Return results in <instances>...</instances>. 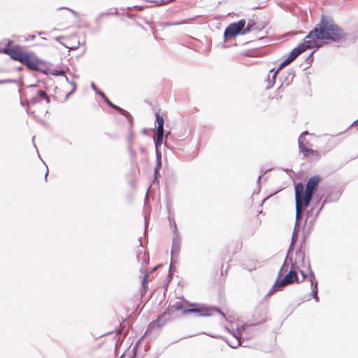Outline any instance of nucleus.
Here are the masks:
<instances>
[{
    "mask_svg": "<svg viewBox=\"0 0 358 358\" xmlns=\"http://www.w3.org/2000/svg\"><path fill=\"white\" fill-rule=\"evenodd\" d=\"M12 50L11 48H4L2 52L5 54H7L10 56L11 52H12Z\"/></svg>",
    "mask_w": 358,
    "mask_h": 358,
    "instance_id": "obj_30",
    "label": "nucleus"
},
{
    "mask_svg": "<svg viewBox=\"0 0 358 358\" xmlns=\"http://www.w3.org/2000/svg\"><path fill=\"white\" fill-rule=\"evenodd\" d=\"M163 136H164V130H157V138L155 140L156 150H157L159 146H160L161 144L162 143Z\"/></svg>",
    "mask_w": 358,
    "mask_h": 358,
    "instance_id": "obj_18",
    "label": "nucleus"
},
{
    "mask_svg": "<svg viewBox=\"0 0 358 358\" xmlns=\"http://www.w3.org/2000/svg\"><path fill=\"white\" fill-rule=\"evenodd\" d=\"M69 10H70L71 13H73L76 14V13H75L73 10H71V9H69Z\"/></svg>",
    "mask_w": 358,
    "mask_h": 358,
    "instance_id": "obj_38",
    "label": "nucleus"
},
{
    "mask_svg": "<svg viewBox=\"0 0 358 358\" xmlns=\"http://www.w3.org/2000/svg\"><path fill=\"white\" fill-rule=\"evenodd\" d=\"M180 250V239L178 236H173L172 250H171V255L173 256V255L178 254Z\"/></svg>",
    "mask_w": 358,
    "mask_h": 358,
    "instance_id": "obj_15",
    "label": "nucleus"
},
{
    "mask_svg": "<svg viewBox=\"0 0 358 358\" xmlns=\"http://www.w3.org/2000/svg\"><path fill=\"white\" fill-rule=\"evenodd\" d=\"M248 326L244 324V325H242L241 327H238L236 331H234L231 334L233 336V341H229L228 342V344L230 347H231L232 348H236L237 347H238L239 345H241V335H242V333L245 330V329L248 327Z\"/></svg>",
    "mask_w": 358,
    "mask_h": 358,
    "instance_id": "obj_8",
    "label": "nucleus"
},
{
    "mask_svg": "<svg viewBox=\"0 0 358 358\" xmlns=\"http://www.w3.org/2000/svg\"><path fill=\"white\" fill-rule=\"evenodd\" d=\"M303 206H304L303 202L296 203V220H299L300 218Z\"/></svg>",
    "mask_w": 358,
    "mask_h": 358,
    "instance_id": "obj_21",
    "label": "nucleus"
},
{
    "mask_svg": "<svg viewBox=\"0 0 358 358\" xmlns=\"http://www.w3.org/2000/svg\"><path fill=\"white\" fill-rule=\"evenodd\" d=\"M214 310L218 312L222 315L223 317L225 318L224 314L221 311V310L218 308L215 307H209V308H187V310H184L183 315H187L189 313H197L200 316H208L210 315V311Z\"/></svg>",
    "mask_w": 358,
    "mask_h": 358,
    "instance_id": "obj_7",
    "label": "nucleus"
},
{
    "mask_svg": "<svg viewBox=\"0 0 358 358\" xmlns=\"http://www.w3.org/2000/svg\"><path fill=\"white\" fill-rule=\"evenodd\" d=\"M315 48V41H310L309 38H304L303 42L302 43L299 44L296 48H294L289 54V57L291 60H294L299 55L306 51L308 49H313Z\"/></svg>",
    "mask_w": 358,
    "mask_h": 358,
    "instance_id": "obj_5",
    "label": "nucleus"
},
{
    "mask_svg": "<svg viewBox=\"0 0 358 358\" xmlns=\"http://www.w3.org/2000/svg\"><path fill=\"white\" fill-rule=\"evenodd\" d=\"M59 38H60V37H57V38H56V40H57V41H59Z\"/></svg>",
    "mask_w": 358,
    "mask_h": 358,
    "instance_id": "obj_39",
    "label": "nucleus"
},
{
    "mask_svg": "<svg viewBox=\"0 0 358 358\" xmlns=\"http://www.w3.org/2000/svg\"><path fill=\"white\" fill-rule=\"evenodd\" d=\"M255 25V22L252 20L250 21H248L247 25L244 27V28L243 29V31H242V34H245L248 32H250L252 29V27Z\"/></svg>",
    "mask_w": 358,
    "mask_h": 358,
    "instance_id": "obj_22",
    "label": "nucleus"
},
{
    "mask_svg": "<svg viewBox=\"0 0 358 358\" xmlns=\"http://www.w3.org/2000/svg\"><path fill=\"white\" fill-rule=\"evenodd\" d=\"M343 32L334 21L329 17L322 15L320 22L309 32L306 38L315 41V48L319 47L318 41L331 40L338 41L343 37Z\"/></svg>",
    "mask_w": 358,
    "mask_h": 358,
    "instance_id": "obj_1",
    "label": "nucleus"
},
{
    "mask_svg": "<svg viewBox=\"0 0 358 358\" xmlns=\"http://www.w3.org/2000/svg\"><path fill=\"white\" fill-rule=\"evenodd\" d=\"M50 73L53 76H62L65 73V71L64 70L54 69L51 70Z\"/></svg>",
    "mask_w": 358,
    "mask_h": 358,
    "instance_id": "obj_23",
    "label": "nucleus"
},
{
    "mask_svg": "<svg viewBox=\"0 0 358 358\" xmlns=\"http://www.w3.org/2000/svg\"><path fill=\"white\" fill-rule=\"evenodd\" d=\"M161 167H162V162L159 161V160H157L156 161V167L155 169V178H157V173H158L159 170L161 169Z\"/></svg>",
    "mask_w": 358,
    "mask_h": 358,
    "instance_id": "obj_27",
    "label": "nucleus"
},
{
    "mask_svg": "<svg viewBox=\"0 0 358 358\" xmlns=\"http://www.w3.org/2000/svg\"><path fill=\"white\" fill-rule=\"evenodd\" d=\"M287 266H286V262H285L279 272V275H281V273L282 272L283 270L287 271Z\"/></svg>",
    "mask_w": 358,
    "mask_h": 358,
    "instance_id": "obj_32",
    "label": "nucleus"
},
{
    "mask_svg": "<svg viewBox=\"0 0 358 358\" xmlns=\"http://www.w3.org/2000/svg\"><path fill=\"white\" fill-rule=\"evenodd\" d=\"M297 271L293 269V268H290L289 273L284 277V278L280 281L276 280L272 289L270 290L269 294H271L275 287L280 289L285 287L287 285L292 284L294 282H299L298 276L296 274Z\"/></svg>",
    "mask_w": 358,
    "mask_h": 358,
    "instance_id": "obj_4",
    "label": "nucleus"
},
{
    "mask_svg": "<svg viewBox=\"0 0 358 358\" xmlns=\"http://www.w3.org/2000/svg\"><path fill=\"white\" fill-rule=\"evenodd\" d=\"M31 38L32 40H34V39L35 38V36H34V35H33V36H31Z\"/></svg>",
    "mask_w": 358,
    "mask_h": 358,
    "instance_id": "obj_36",
    "label": "nucleus"
},
{
    "mask_svg": "<svg viewBox=\"0 0 358 358\" xmlns=\"http://www.w3.org/2000/svg\"><path fill=\"white\" fill-rule=\"evenodd\" d=\"M293 60H291L290 57L288 56L287 58L286 59H285L280 65L279 68H278V71L283 66L289 64V63H291Z\"/></svg>",
    "mask_w": 358,
    "mask_h": 358,
    "instance_id": "obj_25",
    "label": "nucleus"
},
{
    "mask_svg": "<svg viewBox=\"0 0 358 358\" xmlns=\"http://www.w3.org/2000/svg\"><path fill=\"white\" fill-rule=\"evenodd\" d=\"M99 94L103 97V99L107 102V103L110 106H113V104L109 101V99L106 96V95L103 92H99Z\"/></svg>",
    "mask_w": 358,
    "mask_h": 358,
    "instance_id": "obj_29",
    "label": "nucleus"
},
{
    "mask_svg": "<svg viewBox=\"0 0 358 358\" xmlns=\"http://www.w3.org/2000/svg\"><path fill=\"white\" fill-rule=\"evenodd\" d=\"M31 87L34 88L33 96L27 101L28 104L38 103L41 99H45L47 103L50 102V99L45 91L37 90L34 85H31Z\"/></svg>",
    "mask_w": 358,
    "mask_h": 358,
    "instance_id": "obj_9",
    "label": "nucleus"
},
{
    "mask_svg": "<svg viewBox=\"0 0 358 358\" xmlns=\"http://www.w3.org/2000/svg\"><path fill=\"white\" fill-rule=\"evenodd\" d=\"M357 121H358V120Z\"/></svg>",
    "mask_w": 358,
    "mask_h": 358,
    "instance_id": "obj_41",
    "label": "nucleus"
},
{
    "mask_svg": "<svg viewBox=\"0 0 358 358\" xmlns=\"http://www.w3.org/2000/svg\"><path fill=\"white\" fill-rule=\"evenodd\" d=\"M169 317V315L166 313H163L161 315L158 316V317L152 321L148 327V331H152L155 329H160L162 328L166 322L168 321Z\"/></svg>",
    "mask_w": 358,
    "mask_h": 358,
    "instance_id": "obj_11",
    "label": "nucleus"
},
{
    "mask_svg": "<svg viewBox=\"0 0 358 358\" xmlns=\"http://www.w3.org/2000/svg\"><path fill=\"white\" fill-rule=\"evenodd\" d=\"M319 181L320 178L318 176H313L308 180L303 199L304 206H307L309 204L312 199L314 189L317 186Z\"/></svg>",
    "mask_w": 358,
    "mask_h": 358,
    "instance_id": "obj_6",
    "label": "nucleus"
},
{
    "mask_svg": "<svg viewBox=\"0 0 358 358\" xmlns=\"http://www.w3.org/2000/svg\"><path fill=\"white\" fill-rule=\"evenodd\" d=\"M21 63L25 64L28 68L32 70H36L38 67V63L36 59L26 53L24 55Z\"/></svg>",
    "mask_w": 358,
    "mask_h": 358,
    "instance_id": "obj_12",
    "label": "nucleus"
},
{
    "mask_svg": "<svg viewBox=\"0 0 358 358\" xmlns=\"http://www.w3.org/2000/svg\"><path fill=\"white\" fill-rule=\"evenodd\" d=\"M261 178H262V176H259L258 177V180H259V181L261 180Z\"/></svg>",
    "mask_w": 358,
    "mask_h": 358,
    "instance_id": "obj_37",
    "label": "nucleus"
},
{
    "mask_svg": "<svg viewBox=\"0 0 358 358\" xmlns=\"http://www.w3.org/2000/svg\"><path fill=\"white\" fill-rule=\"evenodd\" d=\"M48 173V170H47V171H46V173H45V178H47Z\"/></svg>",
    "mask_w": 358,
    "mask_h": 358,
    "instance_id": "obj_35",
    "label": "nucleus"
},
{
    "mask_svg": "<svg viewBox=\"0 0 358 358\" xmlns=\"http://www.w3.org/2000/svg\"><path fill=\"white\" fill-rule=\"evenodd\" d=\"M171 310H182L183 312L184 310H187V308H185V306L183 302H182V301H177L176 303H175L171 306Z\"/></svg>",
    "mask_w": 358,
    "mask_h": 358,
    "instance_id": "obj_20",
    "label": "nucleus"
},
{
    "mask_svg": "<svg viewBox=\"0 0 358 358\" xmlns=\"http://www.w3.org/2000/svg\"><path fill=\"white\" fill-rule=\"evenodd\" d=\"M157 160L161 161V153L158 149L156 150V161Z\"/></svg>",
    "mask_w": 358,
    "mask_h": 358,
    "instance_id": "obj_31",
    "label": "nucleus"
},
{
    "mask_svg": "<svg viewBox=\"0 0 358 358\" xmlns=\"http://www.w3.org/2000/svg\"><path fill=\"white\" fill-rule=\"evenodd\" d=\"M278 73V69H277L276 71H275L274 69H271L270 71L269 74L268 75V77L266 79L267 85H266V87L267 89L271 88L274 85Z\"/></svg>",
    "mask_w": 358,
    "mask_h": 358,
    "instance_id": "obj_14",
    "label": "nucleus"
},
{
    "mask_svg": "<svg viewBox=\"0 0 358 358\" xmlns=\"http://www.w3.org/2000/svg\"><path fill=\"white\" fill-rule=\"evenodd\" d=\"M71 84L73 85V90L72 91H74L76 90V85L74 82H71Z\"/></svg>",
    "mask_w": 358,
    "mask_h": 358,
    "instance_id": "obj_34",
    "label": "nucleus"
},
{
    "mask_svg": "<svg viewBox=\"0 0 358 358\" xmlns=\"http://www.w3.org/2000/svg\"><path fill=\"white\" fill-rule=\"evenodd\" d=\"M245 25V20H241L237 22L230 24L225 29L224 38L225 41L234 38L239 34H242L243 29Z\"/></svg>",
    "mask_w": 358,
    "mask_h": 358,
    "instance_id": "obj_3",
    "label": "nucleus"
},
{
    "mask_svg": "<svg viewBox=\"0 0 358 358\" xmlns=\"http://www.w3.org/2000/svg\"><path fill=\"white\" fill-rule=\"evenodd\" d=\"M148 281H149V280H148V273H145L144 276H143V282H142V284H143L144 289H145L147 288Z\"/></svg>",
    "mask_w": 358,
    "mask_h": 358,
    "instance_id": "obj_26",
    "label": "nucleus"
},
{
    "mask_svg": "<svg viewBox=\"0 0 358 358\" xmlns=\"http://www.w3.org/2000/svg\"><path fill=\"white\" fill-rule=\"evenodd\" d=\"M133 358H134V357H133Z\"/></svg>",
    "mask_w": 358,
    "mask_h": 358,
    "instance_id": "obj_42",
    "label": "nucleus"
},
{
    "mask_svg": "<svg viewBox=\"0 0 358 358\" xmlns=\"http://www.w3.org/2000/svg\"><path fill=\"white\" fill-rule=\"evenodd\" d=\"M91 86H92V89H93L96 92V93H98V94H99V92H100L98 90V89L96 88V85H94V83H92V85H91Z\"/></svg>",
    "mask_w": 358,
    "mask_h": 358,
    "instance_id": "obj_33",
    "label": "nucleus"
},
{
    "mask_svg": "<svg viewBox=\"0 0 358 358\" xmlns=\"http://www.w3.org/2000/svg\"><path fill=\"white\" fill-rule=\"evenodd\" d=\"M10 43H11V41H8V45H10Z\"/></svg>",
    "mask_w": 358,
    "mask_h": 358,
    "instance_id": "obj_40",
    "label": "nucleus"
},
{
    "mask_svg": "<svg viewBox=\"0 0 358 358\" xmlns=\"http://www.w3.org/2000/svg\"><path fill=\"white\" fill-rule=\"evenodd\" d=\"M293 269L299 271L303 277V280L310 275V278H315V275L310 270V265L308 261L305 259V254L301 250L296 252L294 261L291 259Z\"/></svg>",
    "mask_w": 358,
    "mask_h": 358,
    "instance_id": "obj_2",
    "label": "nucleus"
},
{
    "mask_svg": "<svg viewBox=\"0 0 358 358\" xmlns=\"http://www.w3.org/2000/svg\"><path fill=\"white\" fill-rule=\"evenodd\" d=\"M304 195H305V194H303V185L301 183H298L295 186L296 203L303 202Z\"/></svg>",
    "mask_w": 358,
    "mask_h": 358,
    "instance_id": "obj_13",
    "label": "nucleus"
},
{
    "mask_svg": "<svg viewBox=\"0 0 358 358\" xmlns=\"http://www.w3.org/2000/svg\"><path fill=\"white\" fill-rule=\"evenodd\" d=\"M24 55V52L13 49L10 57L11 59L21 62Z\"/></svg>",
    "mask_w": 358,
    "mask_h": 358,
    "instance_id": "obj_17",
    "label": "nucleus"
},
{
    "mask_svg": "<svg viewBox=\"0 0 358 358\" xmlns=\"http://www.w3.org/2000/svg\"><path fill=\"white\" fill-rule=\"evenodd\" d=\"M156 121L157 122V130H164V118L159 113H157L155 114Z\"/></svg>",
    "mask_w": 358,
    "mask_h": 358,
    "instance_id": "obj_19",
    "label": "nucleus"
},
{
    "mask_svg": "<svg viewBox=\"0 0 358 358\" xmlns=\"http://www.w3.org/2000/svg\"><path fill=\"white\" fill-rule=\"evenodd\" d=\"M308 134V131H304L301 134L300 137L299 138V148L300 150L303 152L305 156H308L309 155H317V152L310 148H308L306 146L307 143L305 139V136Z\"/></svg>",
    "mask_w": 358,
    "mask_h": 358,
    "instance_id": "obj_10",
    "label": "nucleus"
},
{
    "mask_svg": "<svg viewBox=\"0 0 358 358\" xmlns=\"http://www.w3.org/2000/svg\"><path fill=\"white\" fill-rule=\"evenodd\" d=\"M293 60H291L290 57L288 56L287 58L286 59H285L280 65L279 68H278V71L283 66L289 64V63H291Z\"/></svg>",
    "mask_w": 358,
    "mask_h": 358,
    "instance_id": "obj_24",
    "label": "nucleus"
},
{
    "mask_svg": "<svg viewBox=\"0 0 358 358\" xmlns=\"http://www.w3.org/2000/svg\"><path fill=\"white\" fill-rule=\"evenodd\" d=\"M310 285L312 286V294L313 298L315 299L316 302L319 301V297L317 296V282L315 280V278H310Z\"/></svg>",
    "mask_w": 358,
    "mask_h": 358,
    "instance_id": "obj_16",
    "label": "nucleus"
},
{
    "mask_svg": "<svg viewBox=\"0 0 358 358\" xmlns=\"http://www.w3.org/2000/svg\"><path fill=\"white\" fill-rule=\"evenodd\" d=\"M112 108H115V109L117 110L118 111H120V112L122 115H127V113H127L126 110H124V109H122V108H120V107H118V106H115V105H114V104H113V106H112Z\"/></svg>",
    "mask_w": 358,
    "mask_h": 358,
    "instance_id": "obj_28",
    "label": "nucleus"
}]
</instances>
